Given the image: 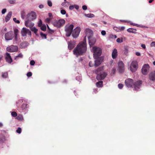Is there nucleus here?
Instances as JSON below:
<instances>
[{
  "mask_svg": "<svg viewBox=\"0 0 155 155\" xmlns=\"http://www.w3.org/2000/svg\"><path fill=\"white\" fill-rule=\"evenodd\" d=\"M84 41L79 42L73 51L74 54L77 57L79 55H83L87 51V48L85 38H84Z\"/></svg>",
  "mask_w": 155,
  "mask_h": 155,
  "instance_id": "nucleus-1",
  "label": "nucleus"
},
{
  "mask_svg": "<svg viewBox=\"0 0 155 155\" xmlns=\"http://www.w3.org/2000/svg\"><path fill=\"white\" fill-rule=\"evenodd\" d=\"M125 83L127 87H131L133 85V81L131 79L128 78L125 80ZM141 84V81H139L133 84V86L135 90H137L140 87Z\"/></svg>",
  "mask_w": 155,
  "mask_h": 155,
  "instance_id": "nucleus-2",
  "label": "nucleus"
},
{
  "mask_svg": "<svg viewBox=\"0 0 155 155\" xmlns=\"http://www.w3.org/2000/svg\"><path fill=\"white\" fill-rule=\"evenodd\" d=\"M103 67H101L98 68L95 71V73L97 74V78L98 80H101L104 79L107 76V74L103 72Z\"/></svg>",
  "mask_w": 155,
  "mask_h": 155,
  "instance_id": "nucleus-3",
  "label": "nucleus"
},
{
  "mask_svg": "<svg viewBox=\"0 0 155 155\" xmlns=\"http://www.w3.org/2000/svg\"><path fill=\"white\" fill-rule=\"evenodd\" d=\"M91 50L94 53V57L95 59L97 58L101 54L102 51L100 48L94 46L92 47Z\"/></svg>",
  "mask_w": 155,
  "mask_h": 155,
  "instance_id": "nucleus-4",
  "label": "nucleus"
},
{
  "mask_svg": "<svg viewBox=\"0 0 155 155\" xmlns=\"http://www.w3.org/2000/svg\"><path fill=\"white\" fill-rule=\"evenodd\" d=\"M36 17V13L34 12H31L27 15L25 17V19L26 20L32 21L35 19Z\"/></svg>",
  "mask_w": 155,
  "mask_h": 155,
  "instance_id": "nucleus-5",
  "label": "nucleus"
},
{
  "mask_svg": "<svg viewBox=\"0 0 155 155\" xmlns=\"http://www.w3.org/2000/svg\"><path fill=\"white\" fill-rule=\"evenodd\" d=\"M74 28V25H70L68 26H66L65 28L66 32V35L67 37H69L71 34L72 31Z\"/></svg>",
  "mask_w": 155,
  "mask_h": 155,
  "instance_id": "nucleus-6",
  "label": "nucleus"
},
{
  "mask_svg": "<svg viewBox=\"0 0 155 155\" xmlns=\"http://www.w3.org/2000/svg\"><path fill=\"white\" fill-rule=\"evenodd\" d=\"M81 29L79 27H77L73 30L72 36L74 38H77L79 36Z\"/></svg>",
  "mask_w": 155,
  "mask_h": 155,
  "instance_id": "nucleus-7",
  "label": "nucleus"
},
{
  "mask_svg": "<svg viewBox=\"0 0 155 155\" xmlns=\"http://www.w3.org/2000/svg\"><path fill=\"white\" fill-rule=\"evenodd\" d=\"M65 23V21L63 19L56 20L53 23V25L55 26L59 27L64 25Z\"/></svg>",
  "mask_w": 155,
  "mask_h": 155,
  "instance_id": "nucleus-8",
  "label": "nucleus"
},
{
  "mask_svg": "<svg viewBox=\"0 0 155 155\" xmlns=\"http://www.w3.org/2000/svg\"><path fill=\"white\" fill-rule=\"evenodd\" d=\"M150 66L148 64H145L143 66L141 70V72L142 74L144 75H147L149 70Z\"/></svg>",
  "mask_w": 155,
  "mask_h": 155,
  "instance_id": "nucleus-9",
  "label": "nucleus"
},
{
  "mask_svg": "<svg viewBox=\"0 0 155 155\" xmlns=\"http://www.w3.org/2000/svg\"><path fill=\"white\" fill-rule=\"evenodd\" d=\"M137 68V63L136 61H133L130 66V71L132 72H135Z\"/></svg>",
  "mask_w": 155,
  "mask_h": 155,
  "instance_id": "nucleus-10",
  "label": "nucleus"
},
{
  "mask_svg": "<svg viewBox=\"0 0 155 155\" xmlns=\"http://www.w3.org/2000/svg\"><path fill=\"white\" fill-rule=\"evenodd\" d=\"M118 70L120 73L123 72L124 70V65L123 62L120 61L118 64Z\"/></svg>",
  "mask_w": 155,
  "mask_h": 155,
  "instance_id": "nucleus-11",
  "label": "nucleus"
},
{
  "mask_svg": "<svg viewBox=\"0 0 155 155\" xmlns=\"http://www.w3.org/2000/svg\"><path fill=\"white\" fill-rule=\"evenodd\" d=\"M21 33L23 36H25L27 35L31 36V32L28 29L25 28H23L21 31Z\"/></svg>",
  "mask_w": 155,
  "mask_h": 155,
  "instance_id": "nucleus-12",
  "label": "nucleus"
},
{
  "mask_svg": "<svg viewBox=\"0 0 155 155\" xmlns=\"http://www.w3.org/2000/svg\"><path fill=\"white\" fill-rule=\"evenodd\" d=\"M6 49L7 51L10 52H16L18 50V48L16 46L12 45L7 47Z\"/></svg>",
  "mask_w": 155,
  "mask_h": 155,
  "instance_id": "nucleus-13",
  "label": "nucleus"
},
{
  "mask_svg": "<svg viewBox=\"0 0 155 155\" xmlns=\"http://www.w3.org/2000/svg\"><path fill=\"white\" fill-rule=\"evenodd\" d=\"M13 37L12 31H10L5 34V38L6 40H10L12 39Z\"/></svg>",
  "mask_w": 155,
  "mask_h": 155,
  "instance_id": "nucleus-14",
  "label": "nucleus"
},
{
  "mask_svg": "<svg viewBox=\"0 0 155 155\" xmlns=\"http://www.w3.org/2000/svg\"><path fill=\"white\" fill-rule=\"evenodd\" d=\"M85 33L86 34V36L87 37H90L91 38V36L93 35V32L89 28H86L85 29Z\"/></svg>",
  "mask_w": 155,
  "mask_h": 155,
  "instance_id": "nucleus-15",
  "label": "nucleus"
},
{
  "mask_svg": "<svg viewBox=\"0 0 155 155\" xmlns=\"http://www.w3.org/2000/svg\"><path fill=\"white\" fill-rule=\"evenodd\" d=\"M31 20H26L25 21V25L28 27L29 28H30L32 27H33L34 24L31 22Z\"/></svg>",
  "mask_w": 155,
  "mask_h": 155,
  "instance_id": "nucleus-16",
  "label": "nucleus"
},
{
  "mask_svg": "<svg viewBox=\"0 0 155 155\" xmlns=\"http://www.w3.org/2000/svg\"><path fill=\"white\" fill-rule=\"evenodd\" d=\"M5 56L6 61L9 63H11L12 61V59L11 58L10 54L7 53L5 54Z\"/></svg>",
  "mask_w": 155,
  "mask_h": 155,
  "instance_id": "nucleus-17",
  "label": "nucleus"
},
{
  "mask_svg": "<svg viewBox=\"0 0 155 155\" xmlns=\"http://www.w3.org/2000/svg\"><path fill=\"white\" fill-rule=\"evenodd\" d=\"M75 44V42L74 41H71L69 42L68 44V48L69 50L72 49L74 47Z\"/></svg>",
  "mask_w": 155,
  "mask_h": 155,
  "instance_id": "nucleus-18",
  "label": "nucleus"
},
{
  "mask_svg": "<svg viewBox=\"0 0 155 155\" xmlns=\"http://www.w3.org/2000/svg\"><path fill=\"white\" fill-rule=\"evenodd\" d=\"M88 39L89 41V44L90 47L91 46H92L94 45V44L96 40L94 38H90V37H88Z\"/></svg>",
  "mask_w": 155,
  "mask_h": 155,
  "instance_id": "nucleus-19",
  "label": "nucleus"
},
{
  "mask_svg": "<svg viewBox=\"0 0 155 155\" xmlns=\"http://www.w3.org/2000/svg\"><path fill=\"white\" fill-rule=\"evenodd\" d=\"M149 78L151 80H155V71L152 72L150 74Z\"/></svg>",
  "mask_w": 155,
  "mask_h": 155,
  "instance_id": "nucleus-20",
  "label": "nucleus"
},
{
  "mask_svg": "<svg viewBox=\"0 0 155 155\" xmlns=\"http://www.w3.org/2000/svg\"><path fill=\"white\" fill-rule=\"evenodd\" d=\"M102 61V59L99 58L95 61V64L94 66L95 67H97L101 64Z\"/></svg>",
  "mask_w": 155,
  "mask_h": 155,
  "instance_id": "nucleus-21",
  "label": "nucleus"
},
{
  "mask_svg": "<svg viewBox=\"0 0 155 155\" xmlns=\"http://www.w3.org/2000/svg\"><path fill=\"white\" fill-rule=\"evenodd\" d=\"M117 51L116 48H114L112 52V56L113 59H115L117 57Z\"/></svg>",
  "mask_w": 155,
  "mask_h": 155,
  "instance_id": "nucleus-22",
  "label": "nucleus"
},
{
  "mask_svg": "<svg viewBox=\"0 0 155 155\" xmlns=\"http://www.w3.org/2000/svg\"><path fill=\"white\" fill-rule=\"evenodd\" d=\"M12 12H9L5 18V21L6 22L8 21L10 19L12 15Z\"/></svg>",
  "mask_w": 155,
  "mask_h": 155,
  "instance_id": "nucleus-23",
  "label": "nucleus"
},
{
  "mask_svg": "<svg viewBox=\"0 0 155 155\" xmlns=\"http://www.w3.org/2000/svg\"><path fill=\"white\" fill-rule=\"evenodd\" d=\"M28 45V43L26 42H23L21 43L20 45V47L21 48H23L27 47Z\"/></svg>",
  "mask_w": 155,
  "mask_h": 155,
  "instance_id": "nucleus-24",
  "label": "nucleus"
},
{
  "mask_svg": "<svg viewBox=\"0 0 155 155\" xmlns=\"http://www.w3.org/2000/svg\"><path fill=\"white\" fill-rule=\"evenodd\" d=\"M127 31L128 32L130 33H136V30L133 28H129L127 29Z\"/></svg>",
  "mask_w": 155,
  "mask_h": 155,
  "instance_id": "nucleus-25",
  "label": "nucleus"
},
{
  "mask_svg": "<svg viewBox=\"0 0 155 155\" xmlns=\"http://www.w3.org/2000/svg\"><path fill=\"white\" fill-rule=\"evenodd\" d=\"M14 32L15 35V39L16 40L17 39V35L18 32V30L16 28H15L14 30Z\"/></svg>",
  "mask_w": 155,
  "mask_h": 155,
  "instance_id": "nucleus-26",
  "label": "nucleus"
},
{
  "mask_svg": "<svg viewBox=\"0 0 155 155\" xmlns=\"http://www.w3.org/2000/svg\"><path fill=\"white\" fill-rule=\"evenodd\" d=\"M31 30L33 31L36 34L38 31V29H37L35 27H32L30 28Z\"/></svg>",
  "mask_w": 155,
  "mask_h": 155,
  "instance_id": "nucleus-27",
  "label": "nucleus"
},
{
  "mask_svg": "<svg viewBox=\"0 0 155 155\" xmlns=\"http://www.w3.org/2000/svg\"><path fill=\"white\" fill-rule=\"evenodd\" d=\"M103 82L102 81H99L96 83V85L98 87H101L102 86Z\"/></svg>",
  "mask_w": 155,
  "mask_h": 155,
  "instance_id": "nucleus-28",
  "label": "nucleus"
},
{
  "mask_svg": "<svg viewBox=\"0 0 155 155\" xmlns=\"http://www.w3.org/2000/svg\"><path fill=\"white\" fill-rule=\"evenodd\" d=\"M128 51L129 50L127 48L125 47L124 48V53L125 54H127L128 53Z\"/></svg>",
  "mask_w": 155,
  "mask_h": 155,
  "instance_id": "nucleus-29",
  "label": "nucleus"
},
{
  "mask_svg": "<svg viewBox=\"0 0 155 155\" xmlns=\"http://www.w3.org/2000/svg\"><path fill=\"white\" fill-rule=\"evenodd\" d=\"M85 16L89 18H93L94 17V15L93 14H87L85 15Z\"/></svg>",
  "mask_w": 155,
  "mask_h": 155,
  "instance_id": "nucleus-30",
  "label": "nucleus"
},
{
  "mask_svg": "<svg viewBox=\"0 0 155 155\" xmlns=\"http://www.w3.org/2000/svg\"><path fill=\"white\" fill-rule=\"evenodd\" d=\"M21 17L23 19L25 18V13L24 11H22L21 13Z\"/></svg>",
  "mask_w": 155,
  "mask_h": 155,
  "instance_id": "nucleus-31",
  "label": "nucleus"
},
{
  "mask_svg": "<svg viewBox=\"0 0 155 155\" xmlns=\"http://www.w3.org/2000/svg\"><path fill=\"white\" fill-rule=\"evenodd\" d=\"M41 26V29L42 30L45 31L46 30V26L45 25H42Z\"/></svg>",
  "mask_w": 155,
  "mask_h": 155,
  "instance_id": "nucleus-32",
  "label": "nucleus"
},
{
  "mask_svg": "<svg viewBox=\"0 0 155 155\" xmlns=\"http://www.w3.org/2000/svg\"><path fill=\"white\" fill-rule=\"evenodd\" d=\"M117 42L118 43H121L123 41V39L122 38H118L117 39Z\"/></svg>",
  "mask_w": 155,
  "mask_h": 155,
  "instance_id": "nucleus-33",
  "label": "nucleus"
},
{
  "mask_svg": "<svg viewBox=\"0 0 155 155\" xmlns=\"http://www.w3.org/2000/svg\"><path fill=\"white\" fill-rule=\"evenodd\" d=\"M124 28L125 27H121L120 28H119L117 30V31H120L123 30L124 29Z\"/></svg>",
  "mask_w": 155,
  "mask_h": 155,
  "instance_id": "nucleus-34",
  "label": "nucleus"
},
{
  "mask_svg": "<svg viewBox=\"0 0 155 155\" xmlns=\"http://www.w3.org/2000/svg\"><path fill=\"white\" fill-rule=\"evenodd\" d=\"M8 76V73L7 72H5L2 74V76L3 78H6Z\"/></svg>",
  "mask_w": 155,
  "mask_h": 155,
  "instance_id": "nucleus-35",
  "label": "nucleus"
},
{
  "mask_svg": "<svg viewBox=\"0 0 155 155\" xmlns=\"http://www.w3.org/2000/svg\"><path fill=\"white\" fill-rule=\"evenodd\" d=\"M17 119L20 120H23V117L22 115H19L17 117Z\"/></svg>",
  "mask_w": 155,
  "mask_h": 155,
  "instance_id": "nucleus-36",
  "label": "nucleus"
},
{
  "mask_svg": "<svg viewBox=\"0 0 155 155\" xmlns=\"http://www.w3.org/2000/svg\"><path fill=\"white\" fill-rule=\"evenodd\" d=\"M13 21L16 23L18 24L20 23V21L19 20H17L16 18H13Z\"/></svg>",
  "mask_w": 155,
  "mask_h": 155,
  "instance_id": "nucleus-37",
  "label": "nucleus"
},
{
  "mask_svg": "<svg viewBox=\"0 0 155 155\" xmlns=\"http://www.w3.org/2000/svg\"><path fill=\"white\" fill-rule=\"evenodd\" d=\"M41 35L42 37V38L46 39V36L45 34L42 33H41Z\"/></svg>",
  "mask_w": 155,
  "mask_h": 155,
  "instance_id": "nucleus-38",
  "label": "nucleus"
},
{
  "mask_svg": "<svg viewBox=\"0 0 155 155\" xmlns=\"http://www.w3.org/2000/svg\"><path fill=\"white\" fill-rule=\"evenodd\" d=\"M11 114L12 116L14 117H15L17 116V114L15 112H13Z\"/></svg>",
  "mask_w": 155,
  "mask_h": 155,
  "instance_id": "nucleus-39",
  "label": "nucleus"
},
{
  "mask_svg": "<svg viewBox=\"0 0 155 155\" xmlns=\"http://www.w3.org/2000/svg\"><path fill=\"white\" fill-rule=\"evenodd\" d=\"M61 13L62 14L64 15L66 14V12L65 10L62 9L61 11Z\"/></svg>",
  "mask_w": 155,
  "mask_h": 155,
  "instance_id": "nucleus-40",
  "label": "nucleus"
},
{
  "mask_svg": "<svg viewBox=\"0 0 155 155\" xmlns=\"http://www.w3.org/2000/svg\"><path fill=\"white\" fill-rule=\"evenodd\" d=\"M21 129L20 127H19L16 130V132L19 134L21 133Z\"/></svg>",
  "mask_w": 155,
  "mask_h": 155,
  "instance_id": "nucleus-41",
  "label": "nucleus"
},
{
  "mask_svg": "<svg viewBox=\"0 0 155 155\" xmlns=\"http://www.w3.org/2000/svg\"><path fill=\"white\" fill-rule=\"evenodd\" d=\"M118 87L120 89H121L123 87V85L121 84H118Z\"/></svg>",
  "mask_w": 155,
  "mask_h": 155,
  "instance_id": "nucleus-42",
  "label": "nucleus"
},
{
  "mask_svg": "<svg viewBox=\"0 0 155 155\" xmlns=\"http://www.w3.org/2000/svg\"><path fill=\"white\" fill-rule=\"evenodd\" d=\"M101 33V35L103 36L105 35L106 34V32L104 30L102 31Z\"/></svg>",
  "mask_w": 155,
  "mask_h": 155,
  "instance_id": "nucleus-43",
  "label": "nucleus"
},
{
  "mask_svg": "<svg viewBox=\"0 0 155 155\" xmlns=\"http://www.w3.org/2000/svg\"><path fill=\"white\" fill-rule=\"evenodd\" d=\"M48 4L50 7H51L52 6V3L51 1H48Z\"/></svg>",
  "mask_w": 155,
  "mask_h": 155,
  "instance_id": "nucleus-44",
  "label": "nucleus"
},
{
  "mask_svg": "<svg viewBox=\"0 0 155 155\" xmlns=\"http://www.w3.org/2000/svg\"><path fill=\"white\" fill-rule=\"evenodd\" d=\"M150 46L152 47H155V41H153L151 43Z\"/></svg>",
  "mask_w": 155,
  "mask_h": 155,
  "instance_id": "nucleus-45",
  "label": "nucleus"
},
{
  "mask_svg": "<svg viewBox=\"0 0 155 155\" xmlns=\"http://www.w3.org/2000/svg\"><path fill=\"white\" fill-rule=\"evenodd\" d=\"M51 19V18H47L45 19V21L46 22H49Z\"/></svg>",
  "mask_w": 155,
  "mask_h": 155,
  "instance_id": "nucleus-46",
  "label": "nucleus"
},
{
  "mask_svg": "<svg viewBox=\"0 0 155 155\" xmlns=\"http://www.w3.org/2000/svg\"><path fill=\"white\" fill-rule=\"evenodd\" d=\"M110 37L112 38H117V36L115 35H110Z\"/></svg>",
  "mask_w": 155,
  "mask_h": 155,
  "instance_id": "nucleus-47",
  "label": "nucleus"
},
{
  "mask_svg": "<svg viewBox=\"0 0 155 155\" xmlns=\"http://www.w3.org/2000/svg\"><path fill=\"white\" fill-rule=\"evenodd\" d=\"M35 64V62L34 61L32 60L30 61V64L31 65H33Z\"/></svg>",
  "mask_w": 155,
  "mask_h": 155,
  "instance_id": "nucleus-48",
  "label": "nucleus"
},
{
  "mask_svg": "<svg viewBox=\"0 0 155 155\" xmlns=\"http://www.w3.org/2000/svg\"><path fill=\"white\" fill-rule=\"evenodd\" d=\"M94 65L92 61H90L89 63V66L90 67H93Z\"/></svg>",
  "mask_w": 155,
  "mask_h": 155,
  "instance_id": "nucleus-49",
  "label": "nucleus"
},
{
  "mask_svg": "<svg viewBox=\"0 0 155 155\" xmlns=\"http://www.w3.org/2000/svg\"><path fill=\"white\" fill-rule=\"evenodd\" d=\"M27 75L28 77H30L32 75V73L31 72H28L27 73Z\"/></svg>",
  "mask_w": 155,
  "mask_h": 155,
  "instance_id": "nucleus-50",
  "label": "nucleus"
},
{
  "mask_svg": "<svg viewBox=\"0 0 155 155\" xmlns=\"http://www.w3.org/2000/svg\"><path fill=\"white\" fill-rule=\"evenodd\" d=\"M141 46L142 48H143V49L146 48V45L144 44H141Z\"/></svg>",
  "mask_w": 155,
  "mask_h": 155,
  "instance_id": "nucleus-51",
  "label": "nucleus"
},
{
  "mask_svg": "<svg viewBox=\"0 0 155 155\" xmlns=\"http://www.w3.org/2000/svg\"><path fill=\"white\" fill-rule=\"evenodd\" d=\"M6 9L5 8L3 9L2 11V14H4L5 12H6Z\"/></svg>",
  "mask_w": 155,
  "mask_h": 155,
  "instance_id": "nucleus-52",
  "label": "nucleus"
},
{
  "mask_svg": "<svg viewBox=\"0 0 155 155\" xmlns=\"http://www.w3.org/2000/svg\"><path fill=\"white\" fill-rule=\"evenodd\" d=\"M23 57V55L21 53H20L19 54L18 56H16V57H20V58H22Z\"/></svg>",
  "mask_w": 155,
  "mask_h": 155,
  "instance_id": "nucleus-53",
  "label": "nucleus"
},
{
  "mask_svg": "<svg viewBox=\"0 0 155 155\" xmlns=\"http://www.w3.org/2000/svg\"><path fill=\"white\" fill-rule=\"evenodd\" d=\"M130 25H135V26H137V27H139L140 26V25L138 24H134V23H131L130 22Z\"/></svg>",
  "mask_w": 155,
  "mask_h": 155,
  "instance_id": "nucleus-54",
  "label": "nucleus"
},
{
  "mask_svg": "<svg viewBox=\"0 0 155 155\" xmlns=\"http://www.w3.org/2000/svg\"><path fill=\"white\" fill-rule=\"evenodd\" d=\"M115 72V69L114 68H113L112 70V71L111 73V74H114V73Z\"/></svg>",
  "mask_w": 155,
  "mask_h": 155,
  "instance_id": "nucleus-55",
  "label": "nucleus"
},
{
  "mask_svg": "<svg viewBox=\"0 0 155 155\" xmlns=\"http://www.w3.org/2000/svg\"><path fill=\"white\" fill-rule=\"evenodd\" d=\"M74 8V7L73 5H71L69 7V9L70 10H72Z\"/></svg>",
  "mask_w": 155,
  "mask_h": 155,
  "instance_id": "nucleus-56",
  "label": "nucleus"
},
{
  "mask_svg": "<svg viewBox=\"0 0 155 155\" xmlns=\"http://www.w3.org/2000/svg\"><path fill=\"white\" fill-rule=\"evenodd\" d=\"M82 8L84 10H86L87 9V6L85 5H83L82 6Z\"/></svg>",
  "mask_w": 155,
  "mask_h": 155,
  "instance_id": "nucleus-57",
  "label": "nucleus"
},
{
  "mask_svg": "<svg viewBox=\"0 0 155 155\" xmlns=\"http://www.w3.org/2000/svg\"><path fill=\"white\" fill-rule=\"evenodd\" d=\"M135 54L137 56H140V53L138 52H137L135 53Z\"/></svg>",
  "mask_w": 155,
  "mask_h": 155,
  "instance_id": "nucleus-58",
  "label": "nucleus"
},
{
  "mask_svg": "<svg viewBox=\"0 0 155 155\" xmlns=\"http://www.w3.org/2000/svg\"><path fill=\"white\" fill-rule=\"evenodd\" d=\"M9 2L10 3L12 4L15 2V1L13 0H10L9 1Z\"/></svg>",
  "mask_w": 155,
  "mask_h": 155,
  "instance_id": "nucleus-59",
  "label": "nucleus"
},
{
  "mask_svg": "<svg viewBox=\"0 0 155 155\" xmlns=\"http://www.w3.org/2000/svg\"><path fill=\"white\" fill-rule=\"evenodd\" d=\"M42 25V22L40 20V21H39V23H38V25L39 26H41Z\"/></svg>",
  "mask_w": 155,
  "mask_h": 155,
  "instance_id": "nucleus-60",
  "label": "nucleus"
},
{
  "mask_svg": "<svg viewBox=\"0 0 155 155\" xmlns=\"http://www.w3.org/2000/svg\"><path fill=\"white\" fill-rule=\"evenodd\" d=\"M79 7L77 5H75V8L78 10L79 8Z\"/></svg>",
  "mask_w": 155,
  "mask_h": 155,
  "instance_id": "nucleus-61",
  "label": "nucleus"
},
{
  "mask_svg": "<svg viewBox=\"0 0 155 155\" xmlns=\"http://www.w3.org/2000/svg\"><path fill=\"white\" fill-rule=\"evenodd\" d=\"M43 5H40L39 6V7L41 9L43 8Z\"/></svg>",
  "mask_w": 155,
  "mask_h": 155,
  "instance_id": "nucleus-62",
  "label": "nucleus"
},
{
  "mask_svg": "<svg viewBox=\"0 0 155 155\" xmlns=\"http://www.w3.org/2000/svg\"><path fill=\"white\" fill-rule=\"evenodd\" d=\"M48 16L49 17H51L52 16V14L51 13H49L48 14Z\"/></svg>",
  "mask_w": 155,
  "mask_h": 155,
  "instance_id": "nucleus-63",
  "label": "nucleus"
},
{
  "mask_svg": "<svg viewBox=\"0 0 155 155\" xmlns=\"http://www.w3.org/2000/svg\"><path fill=\"white\" fill-rule=\"evenodd\" d=\"M153 1V0H150L149 1V3H151Z\"/></svg>",
  "mask_w": 155,
  "mask_h": 155,
  "instance_id": "nucleus-64",
  "label": "nucleus"
}]
</instances>
